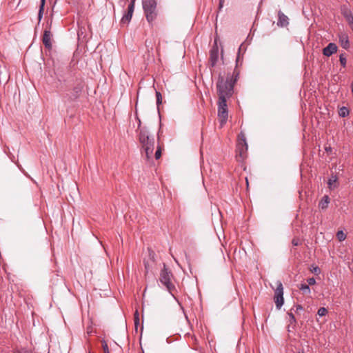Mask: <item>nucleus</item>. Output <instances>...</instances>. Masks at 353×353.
Returning a JSON list of instances; mask_svg holds the SVG:
<instances>
[{
  "label": "nucleus",
  "mask_w": 353,
  "mask_h": 353,
  "mask_svg": "<svg viewBox=\"0 0 353 353\" xmlns=\"http://www.w3.org/2000/svg\"><path fill=\"white\" fill-rule=\"evenodd\" d=\"M240 70L234 68L232 75L228 74L226 80L219 75L216 82V89L219 98L229 99L234 92V85L239 79Z\"/></svg>",
  "instance_id": "obj_1"
},
{
  "label": "nucleus",
  "mask_w": 353,
  "mask_h": 353,
  "mask_svg": "<svg viewBox=\"0 0 353 353\" xmlns=\"http://www.w3.org/2000/svg\"><path fill=\"white\" fill-rule=\"evenodd\" d=\"M325 150H326V152H331L332 148L330 146H325Z\"/></svg>",
  "instance_id": "obj_37"
},
{
  "label": "nucleus",
  "mask_w": 353,
  "mask_h": 353,
  "mask_svg": "<svg viewBox=\"0 0 353 353\" xmlns=\"http://www.w3.org/2000/svg\"><path fill=\"white\" fill-rule=\"evenodd\" d=\"M224 0H219V10H220L223 6Z\"/></svg>",
  "instance_id": "obj_35"
},
{
  "label": "nucleus",
  "mask_w": 353,
  "mask_h": 353,
  "mask_svg": "<svg viewBox=\"0 0 353 353\" xmlns=\"http://www.w3.org/2000/svg\"><path fill=\"white\" fill-rule=\"evenodd\" d=\"M139 128V141L141 148L145 152V160L148 162L152 160L153 151L154 149V139L150 135L146 128Z\"/></svg>",
  "instance_id": "obj_2"
},
{
  "label": "nucleus",
  "mask_w": 353,
  "mask_h": 353,
  "mask_svg": "<svg viewBox=\"0 0 353 353\" xmlns=\"http://www.w3.org/2000/svg\"><path fill=\"white\" fill-rule=\"evenodd\" d=\"M134 325L136 327H137V325H139V312L137 310L134 313Z\"/></svg>",
  "instance_id": "obj_31"
},
{
  "label": "nucleus",
  "mask_w": 353,
  "mask_h": 353,
  "mask_svg": "<svg viewBox=\"0 0 353 353\" xmlns=\"http://www.w3.org/2000/svg\"><path fill=\"white\" fill-rule=\"evenodd\" d=\"M336 237L339 239V241H342L345 239L346 234L342 230H340L337 232Z\"/></svg>",
  "instance_id": "obj_24"
},
{
  "label": "nucleus",
  "mask_w": 353,
  "mask_h": 353,
  "mask_svg": "<svg viewBox=\"0 0 353 353\" xmlns=\"http://www.w3.org/2000/svg\"><path fill=\"white\" fill-rule=\"evenodd\" d=\"M136 0H131L128 7V11L123 14L121 19V24H128L131 21L134 10V3Z\"/></svg>",
  "instance_id": "obj_11"
},
{
  "label": "nucleus",
  "mask_w": 353,
  "mask_h": 353,
  "mask_svg": "<svg viewBox=\"0 0 353 353\" xmlns=\"http://www.w3.org/2000/svg\"><path fill=\"white\" fill-rule=\"evenodd\" d=\"M248 145L245 134L241 132L238 135L236 158L238 161H243L248 156Z\"/></svg>",
  "instance_id": "obj_4"
},
{
  "label": "nucleus",
  "mask_w": 353,
  "mask_h": 353,
  "mask_svg": "<svg viewBox=\"0 0 353 353\" xmlns=\"http://www.w3.org/2000/svg\"><path fill=\"white\" fill-rule=\"evenodd\" d=\"M299 353H305V352H304V350H302L299 351Z\"/></svg>",
  "instance_id": "obj_39"
},
{
  "label": "nucleus",
  "mask_w": 353,
  "mask_h": 353,
  "mask_svg": "<svg viewBox=\"0 0 353 353\" xmlns=\"http://www.w3.org/2000/svg\"><path fill=\"white\" fill-rule=\"evenodd\" d=\"M310 271L316 275H319L321 273V270L318 266L312 265Z\"/></svg>",
  "instance_id": "obj_28"
},
{
  "label": "nucleus",
  "mask_w": 353,
  "mask_h": 353,
  "mask_svg": "<svg viewBox=\"0 0 353 353\" xmlns=\"http://www.w3.org/2000/svg\"><path fill=\"white\" fill-rule=\"evenodd\" d=\"M349 112H349L348 108L343 106L340 108V110L339 111V114L341 117H345L346 116H347L349 114Z\"/></svg>",
  "instance_id": "obj_21"
},
{
  "label": "nucleus",
  "mask_w": 353,
  "mask_h": 353,
  "mask_svg": "<svg viewBox=\"0 0 353 353\" xmlns=\"http://www.w3.org/2000/svg\"><path fill=\"white\" fill-rule=\"evenodd\" d=\"M274 301L278 310L281 309L284 303L283 287L281 282L278 281L276 288L274 290Z\"/></svg>",
  "instance_id": "obj_8"
},
{
  "label": "nucleus",
  "mask_w": 353,
  "mask_h": 353,
  "mask_svg": "<svg viewBox=\"0 0 353 353\" xmlns=\"http://www.w3.org/2000/svg\"><path fill=\"white\" fill-rule=\"evenodd\" d=\"M342 14L349 25L353 23V14L350 10L343 11Z\"/></svg>",
  "instance_id": "obj_18"
},
{
  "label": "nucleus",
  "mask_w": 353,
  "mask_h": 353,
  "mask_svg": "<svg viewBox=\"0 0 353 353\" xmlns=\"http://www.w3.org/2000/svg\"><path fill=\"white\" fill-rule=\"evenodd\" d=\"M148 256L147 258L143 259V264L145 267V273H148L156 264V254L150 248H148Z\"/></svg>",
  "instance_id": "obj_9"
},
{
  "label": "nucleus",
  "mask_w": 353,
  "mask_h": 353,
  "mask_svg": "<svg viewBox=\"0 0 353 353\" xmlns=\"http://www.w3.org/2000/svg\"><path fill=\"white\" fill-rule=\"evenodd\" d=\"M218 117L220 119V125L222 127L225 124L228 117L227 99H224L223 97V98H219Z\"/></svg>",
  "instance_id": "obj_7"
},
{
  "label": "nucleus",
  "mask_w": 353,
  "mask_h": 353,
  "mask_svg": "<svg viewBox=\"0 0 353 353\" xmlns=\"http://www.w3.org/2000/svg\"><path fill=\"white\" fill-rule=\"evenodd\" d=\"M243 44L240 46L239 48L236 59V66L235 68H238L241 67L243 64V55H241V52L242 51Z\"/></svg>",
  "instance_id": "obj_16"
},
{
  "label": "nucleus",
  "mask_w": 353,
  "mask_h": 353,
  "mask_svg": "<svg viewBox=\"0 0 353 353\" xmlns=\"http://www.w3.org/2000/svg\"><path fill=\"white\" fill-rule=\"evenodd\" d=\"M173 275L170 270L166 267L165 263H163V268L161 270L159 276V281L163 285L168 292L172 294L175 290L174 285L171 282V279Z\"/></svg>",
  "instance_id": "obj_5"
},
{
  "label": "nucleus",
  "mask_w": 353,
  "mask_h": 353,
  "mask_svg": "<svg viewBox=\"0 0 353 353\" xmlns=\"http://www.w3.org/2000/svg\"><path fill=\"white\" fill-rule=\"evenodd\" d=\"M49 29H50V27L49 28ZM52 36V34L50 32V30L46 29L44 30L43 38H42V42L44 45V46L48 50L51 49V48H52V42H51Z\"/></svg>",
  "instance_id": "obj_12"
},
{
  "label": "nucleus",
  "mask_w": 353,
  "mask_h": 353,
  "mask_svg": "<svg viewBox=\"0 0 353 353\" xmlns=\"http://www.w3.org/2000/svg\"><path fill=\"white\" fill-rule=\"evenodd\" d=\"M290 326H291V325H290V324L288 326V332H290V330H291Z\"/></svg>",
  "instance_id": "obj_38"
},
{
  "label": "nucleus",
  "mask_w": 353,
  "mask_h": 353,
  "mask_svg": "<svg viewBox=\"0 0 353 353\" xmlns=\"http://www.w3.org/2000/svg\"><path fill=\"white\" fill-rule=\"evenodd\" d=\"M83 87H84V83H83V80L81 79H76L75 84H74L72 91L70 92V94H68L65 97V99H66V101L69 103L77 101L79 98V97L82 92V90L83 89Z\"/></svg>",
  "instance_id": "obj_6"
},
{
  "label": "nucleus",
  "mask_w": 353,
  "mask_h": 353,
  "mask_svg": "<svg viewBox=\"0 0 353 353\" xmlns=\"http://www.w3.org/2000/svg\"><path fill=\"white\" fill-rule=\"evenodd\" d=\"M337 46L334 43H330L325 48L323 49V54L325 57H330L336 52Z\"/></svg>",
  "instance_id": "obj_14"
},
{
  "label": "nucleus",
  "mask_w": 353,
  "mask_h": 353,
  "mask_svg": "<svg viewBox=\"0 0 353 353\" xmlns=\"http://www.w3.org/2000/svg\"><path fill=\"white\" fill-rule=\"evenodd\" d=\"M307 282L309 285H313L316 283V280L314 278L312 277L307 279Z\"/></svg>",
  "instance_id": "obj_34"
},
{
  "label": "nucleus",
  "mask_w": 353,
  "mask_h": 353,
  "mask_svg": "<svg viewBox=\"0 0 353 353\" xmlns=\"http://www.w3.org/2000/svg\"><path fill=\"white\" fill-rule=\"evenodd\" d=\"M289 24V19L288 17L281 11L279 10L278 12V21L277 26L279 27H286Z\"/></svg>",
  "instance_id": "obj_13"
},
{
  "label": "nucleus",
  "mask_w": 353,
  "mask_h": 353,
  "mask_svg": "<svg viewBox=\"0 0 353 353\" xmlns=\"http://www.w3.org/2000/svg\"><path fill=\"white\" fill-rule=\"evenodd\" d=\"M143 9L145 19L149 23H152L158 16L156 0H142Z\"/></svg>",
  "instance_id": "obj_3"
},
{
  "label": "nucleus",
  "mask_w": 353,
  "mask_h": 353,
  "mask_svg": "<svg viewBox=\"0 0 353 353\" xmlns=\"http://www.w3.org/2000/svg\"><path fill=\"white\" fill-rule=\"evenodd\" d=\"M102 343V347L104 353H110L108 345L105 340H103L101 341Z\"/></svg>",
  "instance_id": "obj_30"
},
{
  "label": "nucleus",
  "mask_w": 353,
  "mask_h": 353,
  "mask_svg": "<svg viewBox=\"0 0 353 353\" xmlns=\"http://www.w3.org/2000/svg\"><path fill=\"white\" fill-rule=\"evenodd\" d=\"M14 353H31V352L26 348H21L15 350Z\"/></svg>",
  "instance_id": "obj_33"
},
{
  "label": "nucleus",
  "mask_w": 353,
  "mask_h": 353,
  "mask_svg": "<svg viewBox=\"0 0 353 353\" xmlns=\"http://www.w3.org/2000/svg\"><path fill=\"white\" fill-rule=\"evenodd\" d=\"M247 185H248V179L245 178Z\"/></svg>",
  "instance_id": "obj_40"
},
{
  "label": "nucleus",
  "mask_w": 353,
  "mask_h": 353,
  "mask_svg": "<svg viewBox=\"0 0 353 353\" xmlns=\"http://www.w3.org/2000/svg\"><path fill=\"white\" fill-rule=\"evenodd\" d=\"M288 315L290 316V325L294 324L293 327H294V326H295V325L296 323V321L295 316H294V315L292 312H288Z\"/></svg>",
  "instance_id": "obj_26"
},
{
  "label": "nucleus",
  "mask_w": 353,
  "mask_h": 353,
  "mask_svg": "<svg viewBox=\"0 0 353 353\" xmlns=\"http://www.w3.org/2000/svg\"><path fill=\"white\" fill-rule=\"evenodd\" d=\"M292 244L294 245V246H298L301 244V241H300V239L299 238H294L292 241Z\"/></svg>",
  "instance_id": "obj_32"
},
{
  "label": "nucleus",
  "mask_w": 353,
  "mask_h": 353,
  "mask_svg": "<svg viewBox=\"0 0 353 353\" xmlns=\"http://www.w3.org/2000/svg\"><path fill=\"white\" fill-rule=\"evenodd\" d=\"M219 59V47L217 44V38L214 39V44L210 50L209 62L212 67L216 65Z\"/></svg>",
  "instance_id": "obj_10"
},
{
  "label": "nucleus",
  "mask_w": 353,
  "mask_h": 353,
  "mask_svg": "<svg viewBox=\"0 0 353 353\" xmlns=\"http://www.w3.org/2000/svg\"><path fill=\"white\" fill-rule=\"evenodd\" d=\"M156 97H157V105L158 110H159V105L162 103V95L159 91H156Z\"/></svg>",
  "instance_id": "obj_23"
},
{
  "label": "nucleus",
  "mask_w": 353,
  "mask_h": 353,
  "mask_svg": "<svg viewBox=\"0 0 353 353\" xmlns=\"http://www.w3.org/2000/svg\"><path fill=\"white\" fill-rule=\"evenodd\" d=\"M339 39L342 48H343L345 50L350 48L349 37L346 33H340L339 34Z\"/></svg>",
  "instance_id": "obj_15"
},
{
  "label": "nucleus",
  "mask_w": 353,
  "mask_h": 353,
  "mask_svg": "<svg viewBox=\"0 0 353 353\" xmlns=\"http://www.w3.org/2000/svg\"><path fill=\"white\" fill-rule=\"evenodd\" d=\"M327 312V310L326 308L325 307H320L319 310H318V312H317V314L320 316H325Z\"/></svg>",
  "instance_id": "obj_29"
},
{
  "label": "nucleus",
  "mask_w": 353,
  "mask_h": 353,
  "mask_svg": "<svg viewBox=\"0 0 353 353\" xmlns=\"http://www.w3.org/2000/svg\"><path fill=\"white\" fill-rule=\"evenodd\" d=\"M45 3H46V0H41L39 13H38V19H39V21H41V19L43 17V14Z\"/></svg>",
  "instance_id": "obj_19"
},
{
  "label": "nucleus",
  "mask_w": 353,
  "mask_h": 353,
  "mask_svg": "<svg viewBox=\"0 0 353 353\" xmlns=\"http://www.w3.org/2000/svg\"><path fill=\"white\" fill-rule=\"evenodd\" d=\"M336 180H337V178L336 176H332L330 179H329L328 182H327L329 188L332 189L336 187V185H334V186H332V185L334 183H336Z\"/></svg>",
  "instance_id": "obj_22"
},
{
  "label": "nucleus",
  "mask_w": 353,
  "mask_h": 353,
  "mask_svg": "<svg viewBox=\"0 0 353 353\" xmlns=\"http://www.w3.org/2000/svg\"><path fill=\"white\" fill-rule=\"evenodd\" d=\"M339 61H340V63H341V65L343 66V67H345L346 66V62H347V59L345 58V57L344 56L343 54H341L339 57Z\"/></svg>",
  "instance_id": "obj_27"
},
{
  "label": "nucleus",
  "mask_w": 353,
  "mask_h": 353,
  "mask_svg": "<svg viewBox=\"0 0 353 353\" xmlns=\"http://www.w3.org/2000/svg\"><path fill=\"white\" fill-rule=\"evenodd\" d=\"M299 288L304 294H308L310 293V288L308 284L301 283Z\"/></svg>",
  "instance_id": "obj_20"
},
{
  "label": "nucleus",
  "mask_w": 353,
  "mask_h": 353,
  "mask_svg": "<svg viewBox=\"0 0 353 353\" xmlns=\"http://www.w3.org/2000/svg\"><path fill=\"white\" fill-rule=\"evenodd\" d=\"M330 199L327 195L323 196L319 203V207L322 210L327 209L328 207V203H330Z\"/></svg>",
  "instance_id": "obj_17"
},
{
  "label": "nucleus",
  "mask_w": 353,
  "mask_h": 353,
  "mask_svg": "<svg viewBox=\"0 0 353 353\" xmlns=\"http://www.w3.org/2000/svg\"><path fill=\"white\" fill-rule=\"evenodd\" d=\"M296 311L301 310L303 309V307L301 305H296Z\"/></svg>",
  "instance_id": "obj_36"
},
{
  "label": "nucleus",
  "mask_w": 353,
  "mask_h": 353,
  "mask_svg": "<svg viewBox=\"0 0 353 353\" xmlns=\"http://www.w3.org/2000/svg\"><path fill=\"white\" fill-rule=\"evenodd\" d=\"M162 150H163V148L161 145L157 146V150H156V152L154 154V157L156 159H159L161 157Z\"/></svg>",
  "instance_id": "obj_25"
}]
</instances>
